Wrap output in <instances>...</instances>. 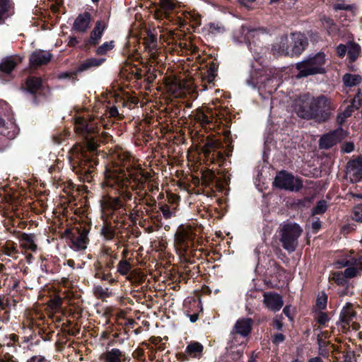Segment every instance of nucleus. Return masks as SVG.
<instances>
[{
  "label": "nucleus",
  "instance_id": "1",
  "mask_svg": "<svg viewBox=\"0 0 362 362\" xmlns=\"http://www.w3.org/2000/svg\"><path fill=\"white\" fill-rule=\"evenodd\" d=\"M74 124L76 132L86 140L87 151L79 144L75 145L69 153V159L76 174L86 176L93 173L94 166L98 163L93 153L98 148V125L93 118L84 117H76Z\"/></svg>",
  "mask_w": 362,
  "mask_h": 362
},
{
  "label": "nucleus",
  "instance_id": "2",
  "mask_svg": "<svg viewBox=\"0 0 362 362\" xmlns=\"http://www.w3.org/2000/svg\"><path fill=\"white\" fill-rule=\"evenodd\" d=\"M119 153L120 152L117 154V160L115 161V165L106 169L105 183L108 187L117 189L123 208L127 209L129 206L126 204L127 202L132 199V193L127 190L132 182L127 170L122 166L119 158Z\"/></svg>",
  "mask_w": 362,
  "mask_h": 362
},
{
  "label": "nucleus",
  "instance_id": "3",
  "mask_svg": "<svg viewBox=\"0 0 362 362\" xmlns=\"http://www.w3.org/2000/svg\"><path fill=\"white\" fill-rule=\"evenodd\" d=\"M122 166L125 168L128 175L132 182L131 188L136 192V197L139 203H144L148 197V192L145 190V186L148 179L151 177L150 173L143 170L139 166H134L130 155L127 152L121 151L119 154Z\"/></svg>",
  "mask_w": 362,
  "mask_h": 362
},
{
  "label": "nucleus",
  "instance_id": "4",
  "mask_svg": "<svg viewBox=\"0 0 362 362\" xmlns=\"http://www.w3.org/2000/svg\"><path fill=\"white\" fill-rule=\"evenodd\" d=\"M325 54L323 52H319L313 57H310L306 59L297 63L296 69L298 74L297 78L307 77L310 75L323 74L325 72L324 65L325 64Z\"/></svg>",
  "mask_w": 362,
  "mask_h": 362
},
{
  "label": "nucleus",
  "instance_id": "5",
  "mask_svg": "<svg viewBox=\"0 0 362 362\" xmlns=\"http://www.w3.org/2000/svg\"><path fill=\"white\" fill-rule=\"evenodd\" d=\"M303 229L296 223H287L281 229V238L283 247L288 252H293L298 245V239Z\"/></svg>",
  "mask_w": 362,
  "mask_h": 362
},
{
  "label": "nucleus",
  "instance_id": "6",
  "mask_svg": "<svg viewBox=\"0 0 362 362\" xmlns=\"http://www.w3.org/2000/svg\"><path fill=\"white\" fill-rule=\"evenodd\" d=\"M332 109L331 100L326 96L314 97L312 95V119L318 122L327 120Z\"/></svg>",
  "mask_w": 362,
  "mask_h": 362
},
{
  "label": "nucleus",
  "instance_id": "7",
  "mask_svg": "<svg viewBox=\"0 0 362 362\" xmlns=\"http://www.w3.org/2000/svg\"><path fill=\"white\" fill-rule=\"evenodd\" d=\"M194 233L189 226L178 227L175 234V246L182 253H185L193 245Z\"/></svg>",
  "mask_w": 362,
  "mask_h": 362
},
{
  "label": "nucleus",
  "instance_id": "8",
  "mask_svg": "<svg viewBox=\"0 0 362 362\" xmlns=\"http://www.w3.org/2000/svg\"><path fill=\"white\" fill-rule=\"evenodd\" d=\"M274 185L291 192H298L303 187V183L300 179L286 171H281L277 173L274 181Z\"/></svg>",
  "mask_w": 362,
  "mask_h": 362
},
{
  "label": "nucleus",
  "instance_id": "9",
  "mask_svg": "<svg viewBox=\"0 0 362 362\" xmlns=\"http://www.w3.org/2000/svg\"><path fill=\"white\" fill-rule=\"evenodd\" d=\"M312 95L309 93L300 95L294 102V111L303 119H312Z\"/></svg>",
  "mask_w": 362,
  "mask_h": 362
},
{
  "label": "nucleus",
  "instance_id": "10",
  "mask_svg": "<svg viewBox=\"0 0 362 362\" xmlns=\"http://www.w3.org/2000/svg\"><path fill=\"white\" fill-rule=\"evenodd\" d=\"M167 85L169 91L172 92L175 98H181L186 93L187 90H191L192 82L191 81H179L174 78L169 79Z\"/></svg>",
  "mask_w": 362,
  "mask_h": 362
},
{
  "label": "nucleus",
  "instance_id": "11",
  "mask_svg": "<svg viewBox=\"0 0 362 362\" xmlns=\"http://www.w3.org/2000/svg\"><path fill=\"white\" fill-rule=\"evenodd\" d=\"M101 362H128L129 361L125 351L118 348L107 349L100 354Z\"/></svg>",
  "mask_w": 362,
  "mask_h": 362
},
{
  "label": "nucleus",
  "instance_id": "12",
  "mask_svg": "<svg viewBox=\"0 0 362 362\" xmlns=\"http://www.w3.org/2000/svg\"><path fill=\"white\" fill-rule=\"evenodd\" d=\"M308 45L306 37L300 33H292L290 36L291 56L300 55Z\"/></svg>",
  "mask_w": 362,
  "mask_h": 362
},
{
  "label": "nucleus",
  "instance_id": "13",
  "mask_svg": "<svg viewBox=\"0 0 362 362\" xmlns=\"http://www.w3.org/2000/svg\"><path fill=\"white\" fill-rule=\"evenodd\" d=\"M263 304L265 308L272 312L279 311L284 305L282 297L274 292H264L263 293Z\"/></svg>",
  "mask_w": 362,
  "mask_h": 362
},
{
  "label": "nucleus",
  "instance_id": "14",
  "mask_svg": "<svg viewBox=\"0 0 362 362\" xmlns=\"http://www.w3.org/2000/svg\"><path fill=\"white\" fill-rule=\"evenodd\" d=\"M158 8L155 11L154 17L157 20L169 18L170 13L176 6L175 0H159Z\"/></svg>",
  "mask_w": 362,
  "mask_h": 362
},
{
  "label": "nucleus",
  "instance_id": "15",
  "mask_svg": "<svg viewBox=\"0 0 362 362\" xmlns=\"http://www.w3.org/2000/svg\"><path fill=\"white\" fill-rule=\"evenodd\" d=\"M346 176L353 182L362 179V160H351L346 165Z\"/></svg>",
  "mask_w": 362,
  "mask_h": 362
},
{
  "label": "nucleus",
  "instance_id": "16",
  "mask_svg": "<svg viewBox=\"0 0 362 362\" xmlns=\"http://www.w3.org/2000/svg\"><path fill=\"white\" fill-rule=\"evenodd\" d=\"M362 104V96L358 91V94L353 99L351 104L348 105L346 109L340 112L337 117V122L342 124L346 119L351 115L355 110H357Z\"/></svg>",
  "mask_w": 362,
  "mask_h": 362
},
{
  "label": "nucleus",
  "instance_id": "17",
  "mask_svg": "<svg viewBox=\"0 0 362 362\" xmlns=\"http://www.w3.org/2000/svg\"><path fill=\"white\" fill-rule=\"evenodd\" d=\"M52 59V54L48 51L36 50L30 57V64L31 67H37L48 63Z\"/></svg>",
  "mask_w": 362,
  "mask_h": 362
},
{
  "label": "nucleus",
  "instance_id": "18",
  "mask_svg": "<svg viewBox=\"0 0 362 362\" xmlns=\"http://www.w3.org/2000/svg\"><path fill=\"white\" fill-rule=\"evenodd\" d=\"M252 321L250 318H241L236 321L233 330V334H237L242 337H246L252 330Z\"/></svg>",
  "mask_w": 362,
  "mask_h": 362
},
{
  "label": "nucleus",
  "instance_id": "19",
  "mask_svg": "<svg viewBox=\"0 0 362 362\" xmlns=\"http://www.w3.org/2000/svg\"><path fill=\"white\" fill-rule=\"evenodd\" d=\"M91 21V15L88 12L79 14L76 18L73 29L78 33H84L89 28Z\"/></svg>",
  "mask_w": 362,
  "mask_h": 362
},
{
  "label": "nucleus",
  "instance_id": "20",
  "mask_svg": "<svg viewBox=\"0 0 362 362\" xmlns=\"http://www.w3.org/2000/svg\"><path fill=\"white\" fill-rule=\"evenodd\" d=\"M342 129H339L334 132L327 134L321 137L320 140V146L322 148H329L337 142H339L341 137L340 136L342 133Z\"/></svg>",
  "mask_w": 362,
  "mask_h": 362
},
{
  "label": "nucleus",
  "instance_id": "21",
  "mask_svg": "<svg viewBox=\"0 0 362 362\" xmlns=\"http://www.w3.org/2000/svg\"><path fill=\"white\" fill-rule=\"evenodd\" d=\"M106 28L107 23L105 21H98L94 28L90 32L88 44L92 46L98 45Z\"/></svg>",
  "mask_w": 362,
  "mask_h": 362
},
{
  "label": "nucleus",
  "instance_id": "22",
  "mask_svg": "<svg viewBox=\"0 0 362 362\" xmlns=\"http://www.w3.org/2000/svg\"><path fill=\"white\" fill-rule=\"evenodd\" d=\"M272 52L275 55H291L290 37L282 36L272 47Z\"/></svg>",
  "mask_w": 362,
  "mask_h": 362
},
{
  "label": "nucleus",
  "instance_id": "23",
  "mask_svg": "<svg viewBox=\"0 0 362 362\" xmlns=\"http://www.w3.org/2000/svg\"><path fill=\"white\" fill-rule=\"evenodd\" d=\"M346 274L352 279L362 275V255L351 259L350 267L346 269Z\"/></svg>",
  "mask_w": 362,
  "mask_h": 362
},
{
  "label": "nucleus",
  "instance_id": "24",
  "mask_svg": "<svg viewBox=\"0 0 362 362\" xmlns=\"http://www.w3.org/2000/svg\"><path fill=\"white\" fill-rule=\"evenodd\" d=\"M356 316L353 304L346 303L340 313V320L345 325H349Z\"/></svg>",
  "mask_w": 362,
  "mask_h": 362
},
{
  "label": "nucleus",
  "instance_id": "25",
  "mask_svg": "<svg viewBox=\"0 0 362 362\" xmlns=\"http://www.w3.org/2000/svg\"><path fill=\"white\" fill-rule=\"evenodd\" d=\"M21 247L25 250L35 252L37 246L35 241V235L33 233H21L19 236Z\"/></svg>",
  "mask_w": 362,
  "mask_h": 362
},
{
  "label": "nucleus",
  "instance_id": "26",
  "mask_svg": "<svg viewBox=\"0 0 362 362\" xmlns=\"http://www.w3.org/2000/svg\"><path fill=\"white\" fill-rule=\"evenodd\" d=\"M101 206L103 209L106 211H115L120 208H123V204L121 202L119 197H104L101 200Z\"/></svg>",
  "mask_w": 362,
  "mask_h": 362
},
{
  "label": "nucleus",
  "instance_id": "27",
  "mask_svg": "<svg viewBox=\"0 0 362 362\" xmlns=\"http://www.w3.org/2000/svg\"><path fill=\"white\" fill-rule=\"evenodd\" d=\"M88 236L86 231L78 232L71 238L72 247L76 250H82L86 248Z\"/></svg>",
  "mask_w": 362,
  "mask_h": 362
},
{
  "label": "nucleus",
  "instance_id": "28",
  "mask_svg": "<svg viewBox=\"0 0 362 362\" xmlns=\"http://www.w3.org/2000/svg\"><path fill=\"white\" fill-rule=\"evenodd\" d=\"M245 349V345L241 344L240 346L236 345H228L227 346L228 354L233 361H237L243 357Z\"/></svg>",
  "mask_w": 362,
  "mask_h": 362
},
{
  "label": "nucleus",
  "instance_id": "29",
  "mask_svg": "<svg viewBox=\"0 0 362 362\" xmlns=\"http://www.w3.org/2000/svg\"><path fill=\"white\" fill-rule=\"evenodd\" d=\"M222 146L221 143L218 140H209L202 148V151L205 157H210V153L215 151L216 149L221 148Z\"/></svg>",
  "mask_w": 362,
  "mask_h": 362
},
{
  "label": "nucleus",
  "instance_id": "30",
  "mask_svg": "<svg viewBox=\"0 0 362 362\" xmlns=\"http://www.w3.org/2000/svg\"><path fill=\"white\" fill-rule=\"evenodd\" d=\"M27 90L31 93H36L42 86V80L40 78L35 76H30L25 81Z\"/></svg>",
  "mask_w": 362,
  "mask_h": 362
},
{
  "label": "nucleus",
  "instance_id": "31",
  "mask_svg": "<svg viewBox=\"0 0 362 362\" xmlns=\"http://www.w3.org/2000/svg\"><path fill=\"white\" fill-rule=\"evenodd\" d=\"M17 59L13 57L7 58L0 64V71L6 74H9L16 66Z\"/></svg>",
  "mask_w": 362,
  "mask_h": 362
},
{
  "label": "nucleus",
  "instance_id": "32",
  "mask_svg": "<svg viewBox=\"0 0 362 362\" xmlns=\"http://www.w3.org/2000/svg\"><path fill=\"white\" fill-rule=\"evenodd\" d=\"M132 269L131 259H122L117 265V272L122 276H127Z\"/></svg>",
  "mask_w": 362,
  "mask_h": 362
},
{
  "label": "nucleus",
  "instance_id": "33",
  "mask_svg": "<svg viewBox=\"0 0 362 362\" xmlns=\"http://www.w3.org/2000/svg\"><path fill=\"white\" fill-rule=\"evenodd\" d=\"M159 210L161 211L163 216L165 219H170L174 216H175L176 214V206H170L168 204L159 203L158 204Z\"/></svg>",
  "mask_w": 362,
  "mask_h": 362
},
{
  "label": "nucleus",
  "instance_id": "34",
  "mask_svg": "<svg viewBox=\"0 0 362 362\" xmlns=\"http://www.w3.org/2000/svg\"><path fill=\"white\" fill-rule=\"evenodd\" d=\"M320 21L329 35H333L337 32V25L332 18L323 16L321 18Z\"/></svg>",
  "mask_w": 362,
  "mask_h": 362
},
{
  "label": "nucleus",
  "instance_id": "35",
  "mask_svg": "<svg viewBox=\"0 0 362 362\" xmlns=\"http://www.w3.org/2000/svg\"><path fill=\"white\" fill-rule=\"evenodd\" d=\"M203 349L204 347L200 343L192 342L187 346L185 352L192 357L197 358L202 354Z\"/></svg>",
  "mask_w": 362,
  "mask_h": 362
},
{
  "label": "nucleus",
  "instance_id": "36",
  "mask_svg": "<svg viewBox=\"0 0 362 362\" xmlns=\"http://www.w3.org/2000/svg\"><path fill=\"white\" fill-rule=\"evenodd\" d=\"M342 80L346 86L353 87L360 84L362 78L358 74H346Z\"/></svg>",
  "mask_w": 362,
  "mask_h": 362
},
{
  "label": "nucleus",
  "instance_id": "37",
  "mask_svg": "<svg viewBox=\"0 0 362 362\" xmlns=\"http://www.w3.org/2000/svg\"><path fill=\"white\" fill-rule=\"evenodd\" d=\"M105 62V59L90 58L84 61L79 66V71H85L93 66H99Z\"/></svg>",
  "mask_w": 362,
  "mask_h": 362
},
{
  "label": "nucleus",
  "instance_id": "38",
  "mask_svg": "<svg viewBox=\"0 0 362 362\" xmlns=\"http://www.w3.org/2000/svg\"><path fill=\"white\" fill-rule=\"evenodd\" d=\"M361 52L360 46L354 42L348 44L347 53L351 61H355L359 56Z\"/></svg>",
  "mask_w": 362,
  "mask_h": 362
},
{
  "label": "nucleus",
  "instance_id": "39",
  "mask_svg": "<svg viewBox=\"0 0 362 362\" xmlns=\"http://www.w3.org/2000/svg\"><path fill=\"white\" fill-rule=\"evenodd\" d=\"M1 250L4 254L7 256L12 257L13 255L18 253V250L16 248V244L11 241H7L1 247Z\"/></svg>",
  "mask_w": 362,
  "mask_h": 362
},
{
  "label": "nucleus",
  "instance_id": "40",
  "mask_svg": "<svg viewBox=\"0 0 362 362\" xmlns=\"http://www.w3.org/2000/svg\"><path fill=\"white\" fill-rule=\"evenodd\" d=\"M352 279L351 276H349L346 274V269L342 272H334L332 276L333 281L338 285H344L346 284L347 279Z\"/></svg>",
  "mask_w": 362,
  "mask_h": 362
},
{
  "label": "nucleus",
  "instance_id": "41",
  "mask_svg": "<svg viewBox=\"0 0 362 362\" xmlns=\"http://www.w3.org/2000/svg\"><path fill=\"white\" fill-rule=\"evenodd\" d=\"M114 47L115 41L111 40L110 42H105L97 48L95 53L98 55H105L108 52L112 50L114 48Z\"/></svg>",
  "mask_w": 362,
  "mask_h": 362
},
{
  "label": "nucleus",
  "instance_id": "42",
  "mask_svg": "<svg viewBox=\"0 0 362 362\" xmlns=\"http://www.w3.org/2000/svg\"><path fill=\"white\" fill-rule=\"evenodd\" d=\"M102 235L107 240L113 239L115 237V230L110 225L105 224L101 229Z\"/></svg>",
  "mask_w": 362,
  "mask_h": 362
},
{
  "label": "nucleus",
  "instance_id": "43",
  "mask_svg": "<svg viewBox=\"0 0 362 362\" xmlns=\"http://www.w3.org/2000/svg\"><path fill=\"white\" fill-rule=\"evenodd\" d=\"M238 334H233L232 332H230L231 338L228 344V345H236L238 346H240V344L245 345V347L246 346V341L245 339V337H242L241 336L238 337Z\"/></svg>",
  "mask_w": 362,
  "mask_h": 362
},
{
  "label": "nucleus",
  "instance_id": "44",
  "mask_svg": "<svg viewBox=\"0 0 362 362\" xmlns=\"http://www.w3.org/2000/svg\"><path fill=\"white\" fill-rule=\"evenodd\" d=\"M327 208V202L325 200L319 201L317 205L312 209V215L324 214Z\"/></svg>",
  "mask_w": 362,
  "mask_h": 362
},
{
  "label": "nucleus",
  "instance_id": "45",
  "mask_svg": "<svg viewBox=\"0 0 362 362\" xmlns=\"http://www.w3.org/2000/svg\"><path fill=\"white\" fill-rule=\"evenodd\" d=\"M144 45L145 51L157 47L156 37L152 34L148 35L147 37L144 39Z\"/></svg>",
  "mask_w": 362,
  "mask_h": 362
},
{
  "label": "nucleus",
  "instance_id": "46",
  "mask_svg": "<svg viewBox=\"0 0 362 362\" xmlns=\"http://www.w3.org/2000/svg\"><path fill=\"white\" fill-rule=\"evenodd\" d=\"M195 119L202 125L209 124L211 121L210 118L202 111L198 110L194 115Z\"/></svg>",
  "mask_w": 362,
  "mask_h": 362
},
{
  "label": "nucleus",
  "instance_id": "47",
  "mask_svg": "<svg viewBox=\"0 0 362 362\" xmlns=\"http://www.w3.org/2000/svg\"><path fill=\"white\" fill-rule=\"evenodd\" d=\"M18 339V337L14 334H10L8 337H6L4 339V343L3 344V347L0 349V351H2L4 349V352H6L4 351L5 346L7 348H11L13 346L16 341H17ZM2 345V344H1Z\"/></svg>",
  "mask_w": 362,
  "mask_h": 362
},
{
  "label": "nucleus",
  "instance_id": "48",
  "mask_svg": "<svg viewBox=\"0 0 362 362\" xmlns=\"http://www.w3.org/2000/svg\"><path fill=\"white\" fill-rule=\"evenodd\" d=\"M243 33L245 35L246 38L248 41H250V39L257 36L260 30L257 29H250L247 27H243Z\"/></svg>",
  "mask_w": 362,
  "mask_h": 362
},
{
  "label": "nucleus",
  "instance_id": "49",
  "mask_svg": "<svg viewBox=\"0 0 362 362\" xmlns=\"http://www.w3.org/2000/svg\"><path fill=\"white\" fill-rule=\"evenodd\" d=\"M353 219L358 222H362V204H357L353 209Z\"/></svg>",
  "mask_w": 362,
  "mask_h": 362
},
{
  "label": "nucleus",
  "instance_id": "50",
  "mask_svg": "<svg viewBox=\"0 0 362 362\" xmlns=\"http://www.w3.org/2000/svg\"><path fill=\"white\" fill-rule=\"evenodd\" d=\"M327 302V296L325 293H322L320 295H318L316 301V305L319 309L322 310L326 308Z\"/></svg>",
  "mask_w": 362,
  "mask_h": 362
},
{
  "label": "nucleus",
  "instance_id": "51",
  "mask_svg": "<svg viewBox=\"0 0 362 362\" xmlns=\"http://www.w3.org/2000/svg\"><path fill=\"white\" fill-rule=\"evenodd\" d=\"M129 212V218L132 221L136 220L139 216H141L143 214V211L139 210V209H136V206H134L133 208H130L128 206V208L126 209Z\"/></svg>",
  "mask_w": 362,
  "mask_h": 362
},
{
  "label": "nucleus",
  "instance_id": "52",
  "mask_svg": "<svg viewBox=\"0 0 362 362\" xmlns=\"http://www.w3.org/2000/svg\"><path fill=\"white\" fill-rule=\"evenodd\" d=\"M95 276L98 279H100L104 281H107L110 282L114 281V279L112 278V275L110 273H105V272H103L100 269L97 271V272L95 274Z\"/></svg>",
  "mask_w": 362,
  "mask_h": 362
},
{
  "label": "nucleus",
  "instance_id": "53",
  "mask_svg": "<svg viewBox=\"0 0 362 362\" xmlns=\"http://www.w3.org/2000/svg\"><path fill=\"white\" fill-rule=\"evenodd\" d=\"M210 159L211 163H218L219 165H221L225 160V156L223 153L218 151L216 153V156L213 154Z\"/></svg>",
  "mask_w": 362,
  "mask_h": 362
},
{
  "label": "nucleus",
  "instance_id": "54",
  "mask_svg": "<svg viewBox=\"0 0 362 362\" xmlns=\"http://www.w3.org/2000/svg\"><path fill=\"white\" fill-rule=\"evenodd\" d=\"M285 340V336L281 333H276L272 335V341L275 345H279Z\"/></svg>",
  "mask_w": 362,
  "mask_h": 362
},
{
  "label": "nucleus",
  "instance_id": "55",
  "mask_svg": "<svg viewBox=\"0 0 362 362\" xmlns=\"http://www.w3.org/2000/svg\"><path fill=\"white\" fill-rule=\"evenodd\" d=\"M167 199H168V202L170 204H171V206H174V205H176L179 202L180 196H178L175 194L169 193L167 194Z\"/></svg>",
  "mask_w": 362,
  "mask_h": 362
},
{
  "label": "nucleus",
  "instance_id": "56",
  "mask_svg": "<svg viewBox=\"0 0 362 362\" xmlns=\"http://www.w3.org/2000/svg\"><path fill=\"white\" fill-rule=\"evenodd\" d=\"M145 52L148 54L149 59L152 62H154L157 59L158 54L157 52V47H153V49H149L145 51Z\"/></svg>",
  "mask_w": 362,
  "mask_h": 362
},
{
  "label": "nucleus",
  "instance_id": "57",
  "mask_svg": "<svg viewBox=\"0 0 362 362\" xmlns=\"http://www.w3.org/2000/svg\"><path fill=\"white\" fill-rule=\"evenodd\" d=\"M317 321L320 325H325L329 321V317L325 313H319L317 317Z\"/></svg>",
  "mask_w": 362,
  "mask_h": 362
},
{
  "label": "nucleus",
  "instance_id": "58",
  "mask_svg": "<svg viewBox=\"0 0 362 362\" xmlns=\"http://www.w3.org/2000/svg\"><path fill=\"white\" fill-rule=\"evenodd\" d=\"M347 48H348V45H344L340 44L337 47V54L340 57H344L346 53V52H347Z\"/></svg>",
  "mask_w": 362,
  "mask_h": 362
},
{
  "label": "nucleus",
  "instance_id": "59",
  "mask_svg": "<svg viewBox=\"0 0 362 362\" xmlns=\"http://www.w3.org/2000/svg\"><path fill=\"white\" fill-rule=\"evenodd\" d=\"M281 317H279V316H276L273 319L272 321V325L276 330H281L283 327V324L281 320Z\"/></svg>",
  "mask_w": 362,
  "mask_h": 362
},
{
  "label": "nucleus",
  "instance_id": "60",
  "mask_svg": "<svg viewBox=\"0 0 362 362\" xmlns=\"http://www.w3.org/2000/svg\"><path fill=\"white\" fill-rule=\"evenodd\" d=\"M150 178H151V177L146 181V182L148 183V186H147L148 187V191L149 192L153 193L156 191L158 190V185L157 183H156V182H152L150 180Z\"/></svg>",
  "mask_w": 362,
  "mask_h": 362
},
{
  "label": "nucleus",
  "instance_id": "61",
  "mask_svg": "<svg viewBox=\"0 0 362 362\" xmlns=\"http://www.w3.org/2000/svg\"><path fill=\"white\" fill-rule=\"evenodd\" d=\"M138 274V270L137 269H131V272L127 275L126 279L129 281H133L136 280Z\"/></svg>",
  "mask_w": 362,
  "mask_h": 362
},
{
  "label": "nucleus",
  "instance_id": "62",
  "mask_svg": "<svg viewBox=\"0 0 362 362\" xmlns=\"http://www.w3.org/2000/svg\"><path fill=\"white\" fill-rule=\"evenodd\" d=\"M354 149V145L353 143H345L341 146V151L345 153H350Z\"/></svg>",
  "mask_w": 362,
  "mask_h": 362
},
{
  "label": "nucleus",
  "instance_id": "63",
  "mask_svg": "<svg viewBox=\"0 0 362 362\" xmlns=\"http://www.w3.org/2000/svg\"><path fill=\"white\" fill-rule=\"evenodd\" d=\"M27 362H47V361L44 356L41 355H37L32 356L27 361Z\"/></svg>",
  "mask_w": 362,
  "mask_h": 362
},
{
  "label": "nucleus",
  "instance_id": "64",
  "mask_svg": "<svg viewBox=\"0 0 362 362\" xmlns=\"http://www.w3.org/2000/svg\"><path fill=\"white\" fill-rule=\"evenodd\" d=\"M144 204L148 207H153L156 206V201L151 195L148 194V197L144 202Z\"/></svg>",
  "mask_w": 362,
  "mask_h": 362
}]
</instances>
